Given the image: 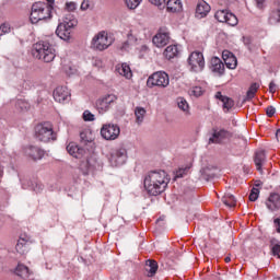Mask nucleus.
Listing matches in <instances>:
<instances>
[{
  "mask_svg": "<svg viewBox=\"0 0 280 280\" xmlns=\"http://www.w3.org/2000/svg\"><path fill=\"white\" fill-rule=\"evenodd\" d=\"M170 185V176L165 171H151L144 177V189L150 196H160Z\"/></svg>",
  "mask_w": 280,
  "mask_h": 280,
  "instance_id": "obj_1",
  "label": "nucleus"
},
{
  "mask_svg": "<svg viewBox=\"0 0 280 280\" xmlns=\"http://www.w3.org/2000/svg\"><path fill=\"white\" fill-rule=\"evenodd\" d=\"M54 13L57 14V16H61L62 10L52 7L49 3L40 1L35 2L31 9L30 21L33 24H36L39 21H47L48 19H51V16H54Z\"/></svg>",
  "mask_w": 280,
  "mask_h": 280,
  "instance_id": "obj_2",
  "label": "nucleus"
},
{
  "mask_svg": "<svg viewBox=\"0 0 280 280\" xmlns=\"http://www.w3.org/2000/svg\"><path fill=\"white\" fill-rule=\"evenodd\" d=\"M32 54L34 58H37V60L54 62L56 58V48H54L48 42H38L34 44Z\"/></svg>",
  "mask_w": 280,
  "mask_h": 280,
  "instance_id": "obj_3",
  "label": "nucleus"
},
{
  "mask_svg": "<svg viewBox=\"0 0 280 280\" xmlns=\"http://www.w3.org/2000/svg\"><path fill=\"white\" fill-rule=\"evenodd\" d=\"M78 25V19L71 13L65 15L63 20L57 26L56 34L61 40H71V31Z\"/></svg>",
  "mask_w": 280,
  "mask_h": 280,
  "instance_id": "obj_4",
  "label": "nucleus"
},
{
  "mask_svg": "<svg viewBox=\"0 0 280 280\" xmlns=\"http://www.w3.org/2000/svg\"><path fill=\"white\" fill-rule=\"evenodd\" d=\"M35 137L42 143H49V141H56L57 136L54 131V125L49 121H45L36 125L35 127Z\"/></svg>",
  "mask_w": 280,
  "mask_h": 280,
  "instance_id": "obj_5",
  "label": "nucleus"
},
{
  "mask_svg": "<svg viewBox=\"0 0 280 280\" xmlns=\"http://www.w3.org/2000/svg\"><path fill=\"white\" fill-rule=\"evenodd\" d=\"M147 86L149 89H154V86H158V89H167L170 86V75L164 71L154 72L148 78Z\"/></svg>",
  "mask_w": 280,
  "mask_h": 280,
  "instance_id": "obj_6",
  "label": "nucleus"
},
{
  "mask_svg": "<svg viewBox=\"0 0 280 280\" xmlns=\"http://www.w3.org/2000/svg\"><path fill=\"white\" fill-rule=\"evenodd\" d=\"M113 45V37L108 36V33L102 31L96 34L91 42V48L96 51H104Z\"/></svg>",
  "mask_w": 280,
  "mask_h": 280,
  "instance_id": "obj_7",
  "label": "nucleus"
},
{
  "mask_svg": "<svg viewBox=\"0 0 280 280\" xmlns=\"http://www.w3.org/2000/svg\"><path fill=\"white\" fill-rule=\"evenodd\" d=\"M188 66L192 73H202L205 71V56L200 51H194L188 57Z\"/></svg>",
  "mask_w": 280,
  "mask_h": 280,
  "instance_id": "obj_8",
  "label": "nucleus"
},
{
  "mask_svg": "<svg viewBox=\"0 0 280 280\" xmlns=\"http://www.w3.org/2000/svg\"><path fill=\"white\" fill-rule=\"evenodd\" d=\"M119 135H121V129L118 125L105 124L101 128V137L105 139V141H115L119 139Z\"/></svg>",
  "mask_w": 280,
  "mask_h": 280,
  "instance_id": "obj_9",
  "label": "nucleus"
},
{
  "mask_svg": "<svg viewBox=\"0 0 280 280\" xmlns=\"http://www.w3.org/2000/svg\"><path fill=\"white\" fill-rule=\"evenodd\" d=\"M115 102H117V95L107 94L96 101V110L104 115V113H108L109 108H113Z\"/></svg>",
  "mask_w": 280,
  "mask_h": 280,
  "instance_id": "obj_10",
  "label": "nucleus"
},
{
  "mask_svg": "<svg viewBox=\"0 0 280 280\" xmlns=\"http://www.w3.org/2000/svg\"><path fill=\"white\" fill-rule=\"evenodd\" d=\"M214 18L217 21H219V23H226L232 27H235V25L238 23L237 16H235V14L232 12H229V10H218L214 14Z\"/></svg>",
  "mask_w": 280,
  "mask_h": 280,
  "instance_id": "obj_11",
  "label": "nucleus"
},
{
  "mask_svg": "<svg viewBox=\"0 0 280 280\" xmlns=\"http://www.w3.org/2000/svg\"><path fill=\"white\" fill-rule=\"evenodd\" d=\"M52 97L55 102L65 104V102H69L71 100V92H69L67 86H57L52 92Z\"/></svg>",
  "mask_w": 280,
  "mask_h": 280,
  "instance_id": "obj_12",
  "label": "nucleus"
},
{
  "mask_svg": "<svg viewBox=\"0 0 280 280\" xmlns=\"http://www.w3.org/2000/svg\"><path fill=\"white\" fill-rule=\"evenodd\" d=\"M231 137V132L226 131L225 129H212V135L208 140V143H223V141H226Z\"/></svg>",
  "mask_w": 280,
  "mask_h": 280,
  "instance_id": "obj_13",
  "label": "nucleus"
},
{
  "mask_svg": "<svg viewBox=\"0 0 280 280\" xmlns=\"http://www.w3.org/2000/svg\"><path fill=\"white\" fill-rule=\"evenodd\" d=\"M109 163L112 167H119L126 163V149H118L114 151L109 156Z\"/></svg>",
  "mask_w": 280,
  "mask_h": 280,
  "instance_id": "obj_14",
  "label": "nucleus"
},
{
  "mask_svg": "<svg viewBox=\"0 0 280 280\" xmlns=\"http://www.w3.org/2000/svg\"><path fill=\"white\" fill-rule=\"evenodd\" d=\"M24 154L32 161H40L45 156V150L40 149V147L28 145L24 148Z\"/></svg>",
  "mask_w": 280,
  "mask_h": 280,
  "instance_id": "obj_15",
  "label": "nucleus"
},
{
  "mask_svg": "<svg viewBox=\"0 0 280 280\" xmlns=\"http://www.w3.org/2000/svg\"><path fill=\"white\" fill-rule=\"evenodd\" d=\"M155 47H165L170 43V32L166 28H161L159 33L152 39Z\"/></svg>",
  "mask_w": 280,
  "mask_h": 280,
  "instance_id": "obj_16",
  "label": "nucleus"
},
{
  "mask_svg": "<svg viewBox=\"0 0 280 280\" xmlns=\"http://www.w3.org/2000/svg\"><path fill=\"white\" fill-rule=\"evenodd\" d=\"M67 152L70 154V156H73V159H84L86 155V150L75 142H70L67 148Z\"/></svg>",
  "mask_w": 280,
  "mask_h": 280,
  "instance_id": "obj_17",
  "label": "nucleus"
},
{
  "mask_svg": "<svg viewBox=\"0 0 280 280\" xmlns=\"http://www.w3.org/2000/svg\"><path fill=\"white\" fill-rule=\"evenodd\" d=\"M211 12V5L205 0H199L196 5L195 16L196 19H205Z\"/></svg>",
  "mask_w": 280,
  "mask_h": 280,
  "instance_id": "obj_18",
  "label": "nucleus"
},
{
  "mask_svg": "<svg viewBox=\"0 0 280 280\" xmlns=\"http://www.w3.org/2000/svg\"><path fill=\"white\" fill-rule=\"evenodd\" d=\"M222 59L228 69H237V57L229 50H223Z\"/></svg>",
  "mask_w": 280,
  "mask_h": 280,
  "instance_id": "obj_19",
  "label": "nucleus"
},
{
  "mask_svg": "<svg viewBox=\"0 0 280 280\" xmlns=\"http://www.w3.org/2000/svg\"><path fill=\"white\" fill-rule=\"evenodd\" d=\"M135 45H137V36H135V33H132V31H130L127 34V40L124 42L122 44H120L118 46V49H120V51H130V49H132V47H135Z\"/></svg>",
  "mask_w": 280,
  "mask_h": 280,
  "instance_id": "obj_20",
  "label": "nucleus"
},
{
  "mask_svg": "<svg viewBox=\"0 0 280 280\" xmlns=\"http://www.w3.org/2000/svg\"><path fill=\"white\" fill-rule=\"evenodd\" d=\"M266 207L269 211H279L280 209V195L277 192L270 194L266 201Z\"/></svg>",
  "mask_w": 280,
  "mask_h": 280,
  "instance_id": "obj_21",
  "label": "nucleus"
},
{
  "mask_svg": "<svg viewBox=\"0 0 280 280\" xmlns=\"http://www.w3.org/2000/svg\"><path fill=\"white\" fill-rule=\"evenodd\" d=\"M210 69L213 73L218 75H224V63L218 57H212L210 61Z\"/></svg>",
  "mask_w": 280,
  "mask_h": 280,
  "instance_id": "obj_22",
  "label": "nucleus"
},
{
  "mask_svg": "<svg viewBox=\"0 0 280 280\" xmlns=\"http://www.w3.org/2000/svg\"><path fill=\"white\" fill-rule=\"evenodd\" d=\"M254 163L256 165V168L258 172H262L261 167L266 165V151L265 150H258L255 153L254 156Z\"/></svg>",
  "mask_w": 280,
  "mask_h": 280,
  "instance_id": "obj_23",
  "label": "nucleus"
},
{
  "mask_svg": "<svg viewBox=\"0 0 280 280\" xmlns=\"http://www.w3.org/2000/svg\"><path fill=\"white\" fill-rule=\"evenodd\" d=\"M28 248H30V240H26L25 235L22 234L18 241L15 250L20 255H25V253H27Z\"/></svg>",
  "mask_w": 280,
  "mask_h": 280,
  "instance_id": "obj_24",
  "label": "nucleus"
},
{
  "mask_svg": "<svg viewBox=\"0 0 280 280\" xmlns=\"http://www.w3.org/2000/svg\"><path fill=\"white\" fill-rule=\"evenodd\" d=\"M166 10L167 12H172L176 14L178 12H183V1L180 0H168L166 2Z\"/></svg>",
  "mask_w": 280,
  "mask_h": 280,
  "instance_id": "obj_25",
  "label": "nucleus"
},
{
  "mask_svg": "<svg viewBox=\"0 0 280 280\" xmlns=\"http://www.w3.org/2000/svg\"><path fill=\"white\" fill-rule=\"evenodd\" d=\"M214 97L222 102L224 109L231 110V108L235 106V102H233L232 98L222 95V92H217Z\"/></svg>",
  "mask_w": 280,
  "mask_h": 280,
  "instance_id": "obj_26",
  "label": "nucleus"
},
{
  "mask_svg": "<svg viewBox=\"0 0 280 280\" xmlns=\"http://www.w3.org/2000/svg\"><path fill=\"white\" fill-rule=\"evenodd\" d=\"M180 50L177 45H170L164 50V56L167 60H172L173 58H177Z\"/></svg>",
  "mask_w": 280,
  "mask_h": 280,
  "instance_id": "obj_27",
  "label": "nucleus"
},
{
  "mask_svg": "<svg viewBox=\"0 0 280 280\" xmlns=\"http://www.w3.org/2000/svg\"><path fill=\"white\" fill-rule=\"evenodd\" d=\"M117 71L119 75H122V78H126L127 80H130V78H132V70L130 69V66H128V63H122L121 66H118Z\"/></svg>",
  "mask_w": 280,
  "mask_h": 280,
  "instance_id": "obj_28",
  "label": "nucleus"
},
{
  "mask_svg": "<svg viewBox=\"0 0 280 280\" xmlns=\"http://www.w3.org/2000/svg\"><path fill=\"white\" fill-rule=\"evenodd\" d=\"M156 270H159V264L155 260H148L145 264L148 277H154L156 275Z\"/></svg>",
  "mask_w": 280,
  "mask_h": 280,
  "instance_id": "obj_29",
  "label": "nucleus"
},
{
  "mask_svg": "<svg viewBox=\"0 0 280 280\" xmlns=\"http://www.w3.org/2000/svg\"><path fill=\"white\" fill-rule=\"evenodd\" d=\"M15 275H18V277H21L22 279H27L30 278V268H27V266L25 265L20 264L15 269Z\"/></svg>",
  "mask_w": 280,
  "mask_h": 280,
  "instance_id": "obj_30",
  "label": "nucleus"
},
{
  "mask_svg": "<svg viewBox=\"0 0 280 280\" xmlns=\"http://www.w3.org/2000/svg\"><path fill=\"white\" fill-rule=\"evenodd\" d=\"M145 108L143 107H136L135 115H136V124L141 125L143 124V119H145Z\"/></svg>",
  "mask_w": 280,
  "mask_h": 280,
  "instance_id": "obj_31",
  "label": "nucleus"
},
{
  "mask_svg": "<svg viewBox=\"0 0 280 280\" xmlns=\"http://www.w3.org/2000/svg\"><path fill=\"white\" fill-rule=\"evenodd\" d=\"M222 202L225 205V207H235L237 205V200L235 199V196L231 194H225L222 197Z\"/></svg>",
  "mask_w": 280,
  "mask_h": 280,
  "instance_id": "obj_32",
  "label": "nucleus"
},
{
  "mask_svg": "<svg viewBox=\"0 0 280 280\" xmlns=\"http://www.w3.org/2000/svg\"><path fill=\"white\" fill-rule=\"evenodd\" d=\"M177 106L186 115H191V113L189 112V103H187V100H185L184 97L177 98Z\"/></svg>",
  "mask_w": 280,
  "mask_h": 280,
  "instance_id": "obj_33",
  "label": "nucleus"
},
{
  "mask_svg": "<svg viewBox=\"0 0 280 280\" xmlns=\"http://www.w3.org/2000/svg\"><path fill=\"white\" fill-rule=\"evenodd\" d=\"M257 91H259V84L253 83L247 91L245 100H253V97H255V94L257 93Z\"/></svg>",
  "mask_w": 280,
  "mask_h": 280,
  "instance_id": "obj_34",
  "label": "nucleus"
},
{
  "mask_svg": "<svg viewBox=\"0 0 280 280\" xmlns=\"http://www.w3.org/2000/svg\"><path fill=\"white\" fill-rule=\"evenodd\" d=\"M269 23L270 25H277V23H280V10L272 11L270 13Z\"/></svg>",
  "mask_w": 280,
  "mask_h": 280,
  "instance_id": "obj_35",
  "label": "nucleus"
},
{
  "mask_svg": "<svg viewBox=\"0 0 280 280\" xmlns=\"http://www.w3.org/2000/svg\"><path fill=\"white\" fill-rule=\"evenodd\" d=\"M142 0H125V3L129 10H137Z\"/></svg>",
  "mask_w": 280,
  "mask_h": 280,
  "instance_id": "obj_36",
  "label": "nucleus"
},
{
  "mask_svg": "<svg viewBox=\"0 0 280 280\" xmlns=\"http://www.w3.org/2000/svg\"><path fill=\"white\" fill-rule=\"evenodd\" d=\"M15 106L20 110H30V103L25 100H19Z\"/></svg>",
  "mask_w": 280,
  "mask_h": 280,
  "instance_id": "obj_37",
  "label": "nucleus"
},
{
  "mask_svg": "<svg viewBox=\"0 0 280 280\" xmlns=\"http://www.w3.org/2000/svg\"><path fill=\"white\" fill-rule=\"evenodd\" d=\"M203 93L205 91H202V88L200 86H194L190 90V95H194V97H200Z\"/></svg>",
  "mask_w": 280,
  "mask_h": 280,
  "instance_id": "obj_38",
  "label": "nucleus"
},
{
  "mask_svg": "<svg viewBox=\"0 0 280 280\" xmlns=\"http://www.w3.org/2000/svg\"><path fill=\"white\" fill-rule=\"evenodd\" d=\"M257 198H259V188H252V191L249 194L250 202H255Z\"/></svg>",
  "mask_w": 280,
  "mask_h": 280,
  "instance_id": "obj_39",
  "label": "nucleus"
},
{
  "mask_svg": "<svg viewBox=\"0 0 280 280\" xmlns=\"http://www.w3.org/2000/svg\"><path fill=\"white\" fill-rule=\"evenodd\" d=\"M65 8L68 12H75V10H78V3L73 1L66 2Z\"/></svg>",
  "mask_w": 280,
  "mask_h": 280,
  "instance_id": "obj_40",
  "label": "nucleus"
},
{
  "mask_svg": "<svg viewBox=\"0 0 280 280\" xmlns=\"http://www.w3.org/2000/svg\"><path fill=\"white\" fill-rule=\"evenodd\" d=\"M83 119L84 121H95V115H93V113H91L90 110H84Z\"/></svg>",
  "mask_w": 280,
  "mask_h": 280,
  "instance_id": "obj_41",
  "label": "nucleus"
},
{
  "mask_svg": "<svg viewBox=\"0 0 280 280\" xmlns=\"http://www.w3.org/2000/svg\"><path fill=\"white\" fill-rule=\"evenodd\" d=\"M149 1L152 5L160 8V10H163V8H165L166 5L165 0H149Z\"/></svg>",
  "mask_w": 280,
  "mask_h": 280,
  "instance_id": "obj_42",
  "label": "nucleus"
},
{
  "mask_svg": "<svg viewBox=\"0 0 280 280\" xmlns=\"http://www.w3.org/2000/svg\"><path fill=\"white\" fill-rule=\"evenodd\" d=\"M80 139L83 143H89L91 141V137H89V131H81Z\"/></svg>",
  "mask_w": 280,
  "mask_h": 280,
  "instance_id": "obj_43",
  "label": "nucleus"
},
{
  "mask_svg": "<svg viewBox=\"0 0 280 280\" xmlns=\"http://www.w3.org/2000/svg\"><path fill=\"white\" fill-rule=\"evenodd\" d=\"M187 172H189V167L179 168V170L176 172L175 178H183V176H185V174H187Z\"/></svg>",
  "mask_w": 280,
  "mask_h": 280,
  "instance_id": "obj_44",
  "label": "nucleus"
},
{
  "mask_svg": "<svg viewBox=\"0 0 280 280\" xmlns=\"http://www.w3.org/2000/svg\"><path fill=\"white\" fill-rule=\"evenodd\" d=\"M271 250L275 257H278V259H280V244L273 245Z\"/></svg>",
  "mask_w": 280,
  "mask_h": 280,
  "instance_id": "obj_45",
  "label": "nucleus"
},
{
  "mask_svg": "<svg viewBox=\"0 0 280 280\" xmlns=\"http://www.w3.org/2000/svg\"><path fill=\"white\" fill-rule=\"evenodd\" d=\"M269 93H272V94L277 93V84L275 83V81H271L269 83Z\"/></svg>",
  "mask_w": 280,
  "mask_h": 280,
  "instance_id": "obj_46",
  "label": "nucleus"
},
{
  "mask_svg": "<svg viewBox=\"0 0 280 280\" xmlns=\"http://www.w3.org/2000/svg\"><path fill=\"white\" fill-rule=\"evenodd\" d=\"M266 113L269 117H272L277 113V109L273 106H268Z\"/></svg>",
  "mask_w": 280,
  "mask_h": 280,
  "instance_id": "obj_47",
  "label": "nucleus"
},
{
  "mask_svg": "<svg viewBox=\"0 0 280 280\" xmlns=\"http://www.w3.org/2000/svg\"><path fill=\"white\" fill-rule=\"evenodd\" d=\"M265 3H266V0H256V8L261 10L264 9Z\"/></svg>",
  "mask_w": 280,
  "mask_h": 280,
  "instance_id": "obj_48",
  "label": "nucleus"
},
{
  "mask_svg": "<svg viewBox=\"0 0 280 280\" xmlns=\"http://www.w3.org/2000/svg\"><path fill=\"white\" fill-rule=\"evenodd\" d=\"M277 233H280V218L273 220Z\"/></svg>",
  "mask_w": 280,
  "mask_h": 280,
  "instance_id": "obj_49",
  "label": "nucleus"
},
{
  "mask_svg": "<svg viewBox=\"0 0 280 280\" xmlns=\"http://www.w3.org/2000/svg\"><path fill=\"white\" fill-rule=\"evenodd\" d=\"M0 28L3 31L4 34H9L10 32V24H2Z\"/></svg>",
  "mask_w": 280,
  "mask_h": 280,
  "instance_id": "obj_50",
  "label": "nucleus"
},
{
  "mask_svg": "<svg viewBox=\"0 0 280 280\" xmlns=\"http://www.w3.org/2000/svg\"><path fill=\"white\" fill-rule=\"evenodd\" d=\"M90 3L89 1L84 0L82 3H81V10L85 11L88 8H90Z\"/></svg>",
  "mask_w": 280,
  "mask_h": 280,
  "instance_id": "obj_51",
  "label": "nucleus"
},
{
  "mask_svg": "<svg viewBox=\"0 0 280 280\" xmlns=\"http://www.w3.org/2000/svg\"><path fill=\"white\" fill-rule=\"evenodd\" d=\"M24 89L25 91H30V89H32V81H24Z\"/></svg>",
  "mask_w": 280,
  "mask_h": 280,
  "instance_id": "obj_52",
  "label": "nucleus"
},
{
  "mask_svg": "<svg viewBox=\"0 0 280 280\" xmlns=\"http://www.w3.org/2000/svg\"><path fill=\"white\" fill-rule=\"evenodd\" d=\"M242 40H243L244 45H250V43H252L250 37H248V36H243Z\"/></svg>",
  "mask_w": 280,
  "mask_h": 280,
  "instance_id": "obj_53",
  "label": "nucleus"
},
{
  "mask_svg": "<svg viewBox=\"0 0 280 280\" xmlns=\"http://www.w3.org/2000/svg\"><path fill=\"white\" fill-rule=\"evenodd\" d=\"M205 172H207V170L202 171V178H205L206 180H209V178H211V175H208V177H207V176H205Z\"/></svg>",
  "mask_w": 280,
  "mask_h": 280,
  "instance_id": "obj_54",
  "label": "nucleus"
},
{
  "mask_svg": "<svg viewBox=\"0 0 280 280\" xmlns=\"http://www.w3.org/2000/svg\"><path fill=\"white\" fill-rule=\"evenodd\" d=\"M47 2L45 3H48L49 5H51L54 8V0H46Z\"/></svg>",
  "mask_w": 280,
  "mask_h": 280,
  "instance_id": "obj_55",
  "label": "nucleus"
},
{
  "mask_svg": "<svg viewBox=\"0 0 280 280\" xmlns=\"http://www.w3.org/2000/svg\"><path fill=\"white\" fill-rule=\"evenodd\" d=\"M231 261V257H225V262L229 264Z\"/></svg>",
  "mask_w": 280,
  "mask_h": 280,
  "instance_id": "obj_56",
  "label": "nucleus"
},
{
  "mask_svg": "<svg viewBox=\"0 0 280 280\" xmlns=\"http://www.w3.org/2000/svg\"><path fill=\"white\" fill-rule=\"evenodd\" d=\"M86 165H88V168L91 167V162L89 160L86 161Z\"/></svg>",
  "mask_w": 280,
  "mask_h": 280,
  "instance_id": "obj_57",
  "label": "nucleus"
},
{
  "mask_svg": "<svg viewBox=\"0 0 280 280\" xmlns=\"http://www.w3.org/2000/svg\"><path fill=\"white\" fill-rule=\"evenodd\" d=\"M5 33L0 28V36H3Z\"/></svg>",
  "mask_w": 280,
  "mask_h": 280,
  "instance_id": "obj_58",
  "label": "nucleus"
},
{
  "mask_svg": "<svg viewBox=\"0 0 280 280\" xmlns=\"http://www.w3.org/2000/svg\"><path fill=\"white\" fill-rule=\"evenodd\" d=\"M40 189H43V187L38 186V189H35V191H40Z\"/></svg>",
  "mask_w": 280,
  "mask_h": 280,
  "instance_id": "obj_59",
  "label": "nucleus"
},
{
  "mask_svg": "<svg viewBox=\"0 0 280 280\" xmlns=\"http://www.w3.org/2000/svg\"><path fill=\"white\" fill-rule=\"evenodd\" d=\"M66 72L69 74L68 70H66Z\"/></svg>",
  "mask_w": 280,
  "mask_h": 280,
  "instance_id": "obj_60",
  "label": "nucleus"
},
{
  "mask_svg": "<svg viewBox=\"0 0 280 280\" xmlns=\"http://www.w3.org/2000/svg\"><path fill=\"white\" fill-rule=\"evenodd\" d=\"M66 72L69 74L68 70H66Z\"/></svg>",
  "mask_w": 280,
  "mask_h": 280,
  "instance_id": "obj_61",
  "label": "nucleus"
}]
</instances>
